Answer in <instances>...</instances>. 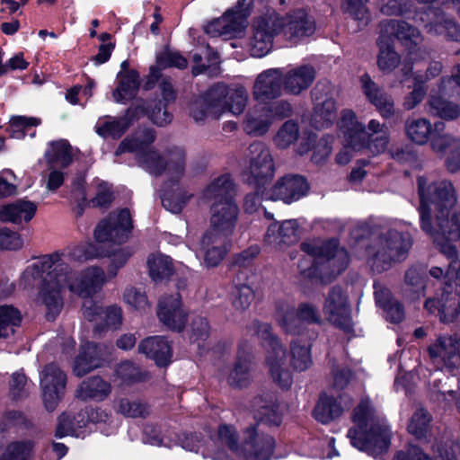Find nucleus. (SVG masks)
I'll return each instance as SVG.
<instances>
[{
  "instance_id": "1",
  "label": "nucleus",
  "mask_w": 460,
  "mask_h": 460,
  "mask_svg": "<svg viewBox=\"0 0 460 460\" xmlns=\"http://www.w3.org/2000/svg\"><path fill=\"white\" fill-rule=\"evenodd\" d=\"M77 251L81 249L45 255L30 264L21 276L20 284L23 288L41 281L35 302L46 307L49 319H54L60 313L65 288L81 297L90 298L106 281L105 273L99 267H89L80 274L72 271L68 262L76 257Z\"/></svg>"
},
{
  "instance_id": "2",
  "label": "nucleus",
  "mask_w": 460,
  "mask_h": 460,
  "mask_svg": "<svg viewBox=\"0 0 460 460\" xmlns=\"http://www.w3.org/2000/svg\"><path fill=\"white\" fill-rule=\"evenodd\" d=\"M155 138L153 129H138L119 144L115 155L134 153L139 164L154 175H159L165 171L168 181L163 186L162 204L166 210L177 214L193 196L178 185L185 172V152L181 147L172 148L168 154L167 162L164 163L159 153L151 147Z\"/></svg>"
},
{
  "instance_id": "3",
  "label": "nucleus",
  "mask_w": 460,
  "mask_h": 460,
  "mask_svg": "<svg viewBox=\"0 0 460 460\" xmlns=\"http://www.w3.org/2000/svg\"><path fill=\"white\" fill-rule=\"evenodd\" d=\"M420 197V224L421 230L433 242L460 240V206L453 184L447 180L432 181L420 176L417 180Z\"/></svg>"
},
{
  "instance_id": "4",
  "label": "nucleus",
  "mask_w": 460,
  "mask_h": 460,
  "mask_svg": "<svg viewBox=\"0 0 460 460\" xmlns=\"http://www.w3.org/2000/svg\"><path fill=\"white\" fill-rule=\"evenodd\" d=\"M275 448L273 437L264 432L259 423L243 429V439L239 443L236 429L230 424H221L208 446L202 451L203 457L212 460H270Z\"/></svg>"
},
{
  "instance_id": "5",
  "label": "nucleus",
  "mask_w": 460,
  "mask_h": 460,
  "mask_svg": "<svg viewBox=\"0 0 460 460\" xmlns=\"http://www.w3.org/2000/svg\"><path fill=\"white\" fill-rule=\"evenodd\" d=\"M314 31V19L304 9L293 10L285 17H280L275 11H269L253 22L250 51L252 56L262 58L270 51L273 39L279 33L297 42L312 36Z\"/></svg>"
},
{
  "instance_id": "6",
  "label": "nucleus",
  "mask_w": 460,
  "mask_h": 460,
  "mask_svg": "<svg viewBox=\"0 0 460 460\" xmlns=\"http://www.w3.org/2000/svg\"><path fill=\"white\" fill-rule=\"evenodd\" d=\"M353 421L356 428L349 430L348 438L354 447L374 457L388 450L391 431L368 398L362 399L354 410Z\"/></svg>"
},
{
  "instance_id": "7",
  "label": "nucleus",
  "mask_w": 460,
  "mask_h": 460,
  "mask_svg": "<svg viewBox=\"0 0 460 460\" xmlns=\"http://www.w3.org/2000/svg\"><path fill=\"white\" fill-rule=\"evenodd\" d=\"M411 228L408 222L394 220L372 241L366 251L367 263L372 270L382 272L405 260L412 245Z\"/></svg>"
},
{
  "instance_id": "8",
  "label": "nucleus",
  "mask_w": 460,
  "mask_h": 460,
  "mask_svg": "<svg viewBox=\"0 0 460 460\" xmlns=\"http://www.w3.org/2000/svg\"><path fill=\"white\" fill-rule=\"evenodd\" d=\"M342 133L348 135L349 144L358 151L367 149L374 155L385 151L389 143V129L385 124L371 119L367 126L358 120L354 111L344 110L339 123Z\"/></svg>"
},
{
  "instance_id": "9",
  "label": "nucleus",
  "mask_w": 460,
  "mask_h": 460,
  "mask_svg": "<svg viewBox=\"0 0 460 460\" xmlns=\"http://www.w3.org/2000/svg\"><path fill=\"white\" fill-rule=\"evenodd\" d=\"M301 250L308 256L302 259L298 263L300 272L310 277L314 273V269L316 261H323V267L332 269L333 275H338L345 270L349 263L348 252L339 247L336 240L328 242L308 241L301 243Z\"/></svg>"
},
{
  "instance_id": "10",
  "label": "nucleus",
  "mask_w": 460,
  "mask_h": 460,
  "mask_svg": "<svg viewBox=\"0 0 460 460\" xmlns=\"http://www.w3.org/2000/svg\"><path fill=\"white\" fill-rule=\"evenodd\" d=\"M252 333L267 342L266 366L272 381L282 389H288L292 383V373L288 366L287 353L280 342L271 333L269 323H254Z\"/></svg>"
},
{
  "instance_id": "11",
  "label": "nucleus",
  "mask_w": 460,
  "mask_h": 460,
  "mask_svg": "<svg viewBox=\"0 0 460 460\" xmlns=\"http://www.w3.org/2000/svg\"><path fill=\"white\" fill-rule=\"evenodd\" d=\"M252 0H238L222 17L206 25L205 31L211 37H234L246 28Z\"/></svg>"
},
{
  "instance_id": "12",
  "label": "nucleus",
  "mask_w": 460,
  "mask_h": 460,
  "mask_svg": "<svg viewBox=\"0 0 460 460\" xmlns=\"http://www.w3.org/2000/svg\"><path fill=\"white\" fill-rule=\"evenodd\" d=\"M210 111L216 115L222 116L229 112L238 116L245 110L249 93L243 85L229 87L226 84H217L210 88Z\"/></svg>"
},
{
  "instance_id": "13",
  "label": "nucleus",
  "mask_w": 460,
  "mask_h": 460,
  "mask_svg": "<svg viewBox=\"0 0 460 460\" xmlns=\"http://www.w3.org/2000/svg\"><path fill=\"white\" fill-rule=\"evenodd\" d=\"M249 164L243 171L245 180L261 187L270 180L275 172L273 159L269 147L262 142L256 141L248 147Z\"/></svg>"
},
{
  "instance_id": "14",
  "label": "nucleus",
  "mask_w": 460,
  "mask_h": 460,
  "mask_svg": "<svg viewBox=\"0 0 460 460\" xmlns=\"http://www.w3.org/2000/svg\"><path fill=\"white\" fill-rule=\"evenodd\" d=\"M277 319L280 327L292 334H302V323L312 324L322 322L317 306L309 302L299 304L296 310L290 305H280L278 307Z\"/></svg>"
},
{
  "instance_id": "15",
  "label": "nucleus",
  "mask_w": 460,
  "mask_h": 460,
  "mask_svg": "<svg viewBox=\"0 0 460 460\" xmlns=\"http://www.w3.org/2000/svg\"><path fill=\"white\" fill-rule=\"evenodd\" d=\"M133 223L130 212L124 208L111 213L100 222L94 231V237L99 243H125L131 233Z\"/></svg>"
},
{
  "instance_id": "16",
  "label": "nucleus",
  "mask_w": 460,
  "mask_h": 460,
  "mask_svg": "<svg viewBox=\"0 0 460 460\" xmlns=\"http://www.w3.org/2000/svg\"><path fill=\"white\" fill-rule=\"evenodd\" d=\"M431 362L439 368L453 371L460 367V338L440 335L428 347Z\"/></svg>"
},
{
  "instance_id": "17",
  "label": "nucleus",
  "mask_w": 460,
  "mask_h": 460,
  "mask_svg": "<svg viewBox=\"0 0 460 460\" xmlns=\"http://www.w3.org/2000/svg\"><path fill=\"white\" fill-rule=\"evenodd\" d=\"M323 311L326 320L332 324L347 332L351 329L348 295L341 287L335 286L329 290L323 302Z\"/></svg>"
},
{
  "instance_id": "18",
  "label": "nucleus",
  "mask_w": 460,
  "mask_h": 460,
  "mask_svg": "<svg viewBox=\"0 0 460 460\" xmlns=\"http://www.w3.org/2000/svg\"><path fill=\"white\" fill-rule=\"evenodd\" d=\"M40 376L45 407L52 411L65 393L66 375L58 366L51 363L43 368Z\"/></svg>"
},
{
  "instance_id": "19",
  "label": "nucleus",
  "mask_w": 460,
  "mask_h": 460,
  "mask_svg": "<svg viewBox=\"0 0 460 460\" xmlns=\"http://www.w3.org/2000/svg\"><path fill=\"white\" fill-rule=\"evenodd\" d=\"M329 92L330 86L321 83L312 91L314 103L312 124L318 129L330 127L337 117L335 101Z\"/></svg>"
},
{
  "instance_id": "20",
  "label": "nucleus",
  "mask_w": 460,
  "mask_h": 460,
  "mask_svg": "<svg viewBox=\"0 0 460 460\" xmlns=\"http://www.w3.org/2000/svg\"><path fill=\"white\" fill-rule=\"evenodd\" d=\"M298 228L295 219L270 223L264 234L263 243L270 250L283 252L298 241Z\"/></svg>"
},
{
  "instance_id": "21",
  "label": "nucleus",
  "mask_w": 460,
  "mask_h": 460,
  "mask_svg": "<svg viewBox=\"0 0 460 460\" xmlns=\"http://www.w3.org/2000/svg\"><path fill=\"white\" fill-rule=\"evenodd\" d=\"M429 390L434 400L445 406L455 404L460 413V377L437 372L429 381Z\"/></svg>"
},
{
  "instance_id": "22",
  "label": "nucleus",
  "mask_w": 460,
  "mask_h": 460,
  "mask_svg": "<svg viewBox=\"0 0 460 460\" xmlns=\"http://www.w3.org/2000/svg\"><path fill=\"white\" fill-rule=\"evenodd\" d=\"M282 68H270L259 74L252 87V97L264 103L279 97L283 90Z\"/></svg>"
},
{
  "instance_id": "23",
  "label": "nucleus",
  "mask_w": 460,
  "mask_h": 460,
  "mask_svg": "<svg viewBox=\"0 0 460 460\" xmlns=\"http://www.w3.org/2000/svg\"><path fill=\"white\" fill-rule=\"evenodd\" d=\"M238 207L234 201L212 203L208 232L231 237L238 219Z\"/></svg>"
},
{
  "instance_id": "24",
  "label": "nucleus",
  "mask_w": 460,
  "mask_h": 460,
  "mask_svg": "<svg viewBox=\"0 0 460 460\" xmlns=\"http://www.w3.org/2000/svg\"><path fill=\"white\" fill-rule=\"evenodd\" d=\"M145 113V103H136L134 106L127 110L123 117L115 118L105 116L100 118L95 124V130L98 135L103 137H120L129 128L132 121L137 119V113Z\"/></svg>"
},
{
  "instance_id": "25",
  "label": "nucleus",
  "mask_w": 460,
  "mask_h": 460,
  "mask_svg": "<svg viewBox=\"0 0 460 460\" xmlns=\"http://www.w3.org/2000/svg\"><path fill=\"white\" fill-rule=\"evenodd\" d=\"M229 243V237L207 231L200 240L196 255L203 259L206 267H216L226 254Z\"/></svg>"
},
{
  "instance_id": "26",
  "label": "nucleus",
  "mask_w": 460,
  "mask_h": 460,
  "mask_svg": "<svg viewBox=\"0 0 460 460\" xmlns=\"http://www.w3.org/2000/svg\"><path fill=\"white\" fill-rule=\"evenodd\" d=\"M83 311L89 321L96 323L99 332L104 329L117 330L122 324V310L118 305L101 307L89 299L84 303Z\"/></svg>"
},
{
  "instance_id": "27",
  "label": "nucleus",
  "mask_w": 460,
  "mask_h": 460,
  "mask_svg": "<svg viewBox=\"0 0 460 460\" xmlns=\"http://www.w3.org/2000/svg\"><path fill=\"white\" fill-rule=\"evenodd\" d=\"M315 77L316 71L312 65L282 68L283 90L288 94L299 95L312 85Z\"/></svg>"
},
{
  "instance_id": "28",
  "label": "nucleus",
  "mask_w": 460,
  "mask_h": 460,
  "mask_svg": "<svg viewBox=\"0 0 460 460\" xmlns=\"http://www.w3.org/2000/svg\"><path fill=\"white\" fill-rule=\"evenodd\" d=\"M308 190L305 179L298 175H288L279 179L270 189L269 198L291 203L305 196Z\"/></svg>"
},
{
  "instance_id": "29",
  "label": "nucleus",
  "mask_w": 460,
  "mask_h": 460,
  "mask_svg": "<svg viewBox=\"0 0 460 460\" xmlns=\"http://www.w3.org/2000/svg\"><path fill=\"white\" fill-rule=\"evenodd\" d=\"M157 314L160 321L168 328L181 331L187 321V314L181 307L180 294L161 298Z\"/></svg>"
},
{
  "instance_id": "30",
  "label": "nucleus",
  "mask_w": 460,
  "mask_h": 460,
  "mask_svg": "<svg viewBox=\"0 0 460 460\" xmlns=\"http://www.w3.org/2000/svg\"><path fill=\"white\" fill-rule=\"evenodd\" d=\"M351 404V398L345 394L338 397L324 394L320 397L314 410V416L316 420L326 424L340 417Z\"/></svg>"
},
{
  "instance_id": "31",
  "label": "nucleus",
  "mask_w": 460,
  "mask_h": 460,
  "mask_svg": "<svg viewBox=\"0 0 460 460\" xmlns=\"http://www.w3.org/2000/svg\"><path fill=\"white\" fill-rule=\"evenodd\" d=\"M361 89L366 98L371 102L384 118L394 114V102L383 88L377 85L367 74L360 77Z\"/></svg>"
},
{
  "instance_id": "32",
  "label": "nucleus",
  "mask_w": 460,
  "mask_h": 460,
  "mask_svg": "<svg viewBox=\"0 0 460 460\" xmlns=\"http://www.w3.org/2000/svg\"><path fill=\"white\" fill-rule=\"evenodd\" d=\"M107 352L108 348L103 345L93 342L83 345L74 363L75 375L80 377L100 367Z\"/></svg>"
},
{
  "instance_id": "33",
  "label": "nucleus",
  "mask_w": 460,
  "mask_h": 460,
  "mask_svg": "<svg viewBox=\"0 0 460 460\" xmlns=\"http://www.w3.org/2000/svg\"><path fill=\"white\" fill-rule=\"evenodd\" d=\"M445 124L436 122L434 125L426 118H408L404 124L407 138L412 143L423 146L429 142L433 133L443 130Z\"/></svg>"
},
{
  "instance_id": "34",
  "label": "nucleus",
  "mask_w": 460,
  "mask_h": 460,
  "mask_svg": "<svg viewBox=\"0 0 460 460\" xmlns=\"http://www.w3.org/2000/svg\"><path fill=\"white\" fill-rule=\"evenodd\" d=\"M138 351L153 359L159 367H166L171 363L172 348L164 337L156 336L143 340L138 345Z\"/></svg>"
},
{
  "instance_id": "35",
  "label": "nucleus",
  "mask_w": 460,
  "mask_h": 460,
  "mask_svg": "<svg viewBox=\"0 0 460 460\" xmlns=\"http://www.w3.org/2000/svg\"><path fill=\"white\" fill-rule=\"evenodd\" d=\"M111 393V384L99 376L84 379L78 385L75 396L82 401L102 402Z\"/></svg>"
},
{
  "instance_id": "36",
  "label": "nucleus",
  "mask_w": 460,
  "mask_h": 460,
  "mask_svg": "<svg viewBox=\"0 0 460 460\" xmlns=\"http://www.w3.org/2000/svg\"><path fill=\"white\" fill-rule=\"evenodd\" d=\"M439 252L449 261L445 274V288L460 290V260L454 244L448 242H433Z\"/></svg>"
},
{
  "instance_id": "37",
  "label": "nucleus",
  "mask_w": 460,
  "mask_h": 460,
  "mask_svg": "<svg viewBox=\"0 0 460 460\" xmlns=\"http://www.w3.org/2000/svg\"><path fill=\"white\" fill-rule=\"evenodd\" d=\"M234 184L227 174L212 180L202 191V199L213 203L234 201Z\"/></svg>"
},
{
  "instance_id": "38",
  "label": "nucleus",
  "mask_w": 460,
  "mask_h": 460,
  "mask_svg": "<svg viewBox=\"0 0 460 460\" xmlns=\"http://www.w3.org/2000/svg\"><path fill=\"white\" fill-rule=\"evenodd\" d=\"M296 335L290 342V361L295 370L302 372L307 370L313 364L311 341L315 334L312 333L308 340H304L303 334Z\"/></svg>"
},
{
  "instance_id": "39",
  "label": "nucleus",
  "mask_w": 460,
  "mask_h": 460,
  "mask_svg": "<svg viewBox=\"0 0 460 460\" xmlns=\"http://www.w3.org/2000/svg\"><path fill=\"white\" fill-rule=\"evenodd\" d=\"M272 124L273 120L265 103H260L247 112L243 128L249 135L262 136L268 132Z\"/></svg>"
},
{
  "instance_id": "40",
  "label": "nucleus",
  "mask_w": 460,
  "mask_h": 460,
  "mask_svg": "<svg viewBox=\"0 0 460 460\" xmlns=\"http://www.w3.org/2000/svg\"><path fill=\"white\" fill-rule=\"evenodd\" d=\"M37 210L35 203L19 199L2 208L0 210V219L4 222H10L21 225L23 222L28 223L34 217Z\"/></svg>"
},
{
  "instance_id": "41",
  "label": "nucleus",
  "mask_w": 460,
  "mask_h": 460,
  "mask_svg": "<svg viewBox=\"0 0 460 460\" xmlns=\"http://www.w3.org/2000/svg\"><path fill=\"white\" fill-rule=\"evenodd\" d=\"M251 348L244 343L239 346L237 360L231 370L227 382L232 386H245L250 380Z\"/></svg>"
},
{
  "instance_id": "42",
  "label": "nucleus",
  "mask_w": 460,
  "mask_h": 460,
  "mask_svg": "<svg viewBox=\"0 0 460 460\" xmlns=\"http://www.w3.org/2000/svg\"><path fill=\"white\" fill-rule=\"evenodd\" d=\"M117 78L119 84L112 93L113 100L118 103H126L132 100L138 91L139 75L135 70H129L126 73L119 72Z\"/></svg>"
},
{
  "instance_id": "43",
  "label": "nucleus",
  "mask_w": 460,
  "mask_h": 460,
  "mask_svg": "<svg viewBox=\"0 0 460 460\" xmlns=\"http://www.w3.org/2000/svg\"><path fill=\"white\" fill-rule=\"evenodd\" d=\"M381 38L391 40L394 36L400 40H409L417 44L420 39L419 31L403 21H388L381 23Z\"/></svg>"
},
{
  "instance_id": "44",
  "label": "nucleus",
  "mask_w": 460,
  "mask_h": 460,
  "mask_svg": "<svg viewBox=\"0 0 460 460\" xmlns=\"http://www.w3.org/2000/svg\"><path fill=\"white\" fill-rule=\"evenodd\" d=\"M73 156V148L65 139L50 142L45 153L49 166L60 168H66L71 164Z\"/></svg>"
},
{
  "instance_id": "45",
  "label": "nucleus",
  "mask_w": 460,
  "mask_h": 460,
  "mask_svg": "<svg viewBox=\"0 0 460 460\" xmlns=\"http://www.w3.org/2000/svg\"><path fill=\"white\" fill-rule=\"evenodd\" d=\"M85 415V413H82L81 411L75 416L62 414L58 418V423L56 429V437H83L85 432L84 429L87 428Z\"/></svg>"
},
{
  "instance_id": "46",
  "label": "nucleus",
  "mask_w": 460,
  "mask_h": 460,
  "mask_svg": "<svg viewBox=\"0 0 460 460\" xmlns=\"http://www.w3.org/2000/svg\"><path fill=\"white\" fill-rule=\"evenodd\" d=\"M151 279L157 282L171 277L174 272L172 259L162 253L151 254L147 259Z\"/></svg>"
},
{
  "instance_id": "47",
  "label": "nucleus",
  "mask_w": 460,
  "mask_h": 460,
  "mask_svg": "<svg viewBox=\"0 0 460 460\" xmlns=\"http://www.w3.org/2000/svg\"><path fill=\"white\" fill-rule=\"evenodd\" d=\"M187 59L179 52L172 49H164L157 56V67H152L149 75V81H155L160 77V69L166 67H177L180 69L187 66Z\"/></svg>"
},
{
  "instance_id": "48",
  "label": "nucleus",
  "mask_w": 460,
  "mask_h": 460,
  "mask_svg": "<svg viewBox=\"0 0 460 460\" xmlns=\"http://www.w3.org/2000/svg\"><path fill=\"white\" fill-rule=\"evenodd\" d=\"M41 123L36 117L14 116L10 120L9 133L13 138L22 139L26 136L34 137L36 127Z\"/></svg>"
},
{
  "instance_id": "49",
  "label": "nucleus",
  "mask_w": 460,
  "mask_h": 460,
  "mask_svg": "<svg viewBox=\"0 0 460 460\" xmlns=\"http://www.w3.org/2000/svg\"><path fill=\"white\" fill-rule=\"evenodd\" d=\"M22 322V314L12 305H0V338H7L14 333V329Z\"/></svg>"
},
{
  "instance_id": "50",
  "label": "nucleus",
  "mask_w": 460,
  "mask_h": 460,
  "mask_svg": "<svg viewBox=\"0 0 460 460\" xmlns=\"http://www.w3.org/2000/svg\"><path fill=\"white\" fill-rule=\"evenodd\" d=\"M377 45L379 47L377 66L383 72L390 73L400 64V56L391 46L390 41L385 38L380 37Z\"/></svg>"
},
{
  "instance_id": "51",
  "label": "nucleus",
  "mask_w": 460,
  "mask_h": 460,
  "mask_svg": "<svg viewBox=\"0 0 460 460\" xmlns=\"http://www.w3.org/2000/svg\"><path fill=\"white\" fill-rule=\"evenodd\" d=\"M429 112L446 120H453L459 117L460 107L452 102L438 96L430 95L429 100Z\"/></svg>"
},
{
  "instance_id": "52",
  "label": "nucleus",
  "mask_w": 460,
  "mask_h": 460,
  "mask_svg": "<svg viewBox=\"0 0 460 460\" xmlns=\"http://www.w3.org/2000/svg\"><path fill=\"white\" fill-rule=\"evenodd\" d=\"M253 406L256 408V417L261 420L269 422L270 424L279 425L280 423V416L278 411V405L272 398L265 401L262 398H255Z\"/></svg>"
},
{
  "instance_id": "53",
  "label": "nucleus",
  "mask_w": 460,
  "mask_h": 460,
  "mask_svg": "<svg viewBox=\"0 0 460 460\" xmlns=\"http://www.w3.org/2000/svg\"><path fill=\"white\" fill-rule=\"evenodd\" d=\"M298 135V125L292 120H288L278 130L274 137V143L278 147L285 149L297 139Z\"/></svg>"
},
{
  "instance_id": "54",
  "label": "nucleus",
  "mask_w": 460,
  "mask_h": 460,
  "mask_svg": "<svg viewBox=\"0 0 460 460\" xmlns=\"http://www.w3.org/2000/svg\"><path fill=\"white\" fill-rule=\"evenodd\" d=\"M431 417L429 413L422 408L417 409L411 418L408 425V431L420 438L425 436L428 431Z\"/></svg>"
},
{
  "instance_id": "55",
  "label": "nucleus",
  "mask_w": 460,
  "mask_h": 460,
  "mask_svg": "<svg viewBox=\"0 0 460 460\" xmlns=\"http://www.w3.org/2000/svg\"><path fill=\"white\" fill-rule=\"evenodd\" d=\"M431 150L443 156L447 151L454 150L460 145V140L449 134H432L429 140Z\"/></svg>"
},
{
  "instance_id": "56",
  "label": "nucleus",
  "mask_w": 460,
  "mask_h": 460,
  "mask_svg": "<svg viewBox=\"0 0 460 460\" xmlns=\"http://www.w3.org/2000/svg\"><path fill=\"white\" fill-rule=\"evenodd\" d=\"M145 103L146 107V112L145 113H137V119L145 114H147L150 118V119L158 126H164L169 124L172 119V116L170 114L164 107H162L161 103H155L153 105V103H148L146 101H137L136 103Z\"/></svg>"
},
{
  "instance_id": "57",
  "label": "nucleus",
  "mask_w": 460,
  "mask_h": 460,
  "mask_svg": "<svg viewBox=\"0 0 460 460\" xmlns=\"http://www.w3.org/2000/svg\"><path fill=\"white\" fill-rule=\"evenodd\" d=\"M367 0H345V11L358 22L359 30L366 27L370 20L365 6Z\"/></svg>"
},
{
  "instance_id": "58",
  "label": "nucleus",
  "mask_w": 460,
  "mask_h": 460,
  "mask_svg": "<svg viewBox=\"0 0 460 460\" xmlns=\"http://www.w3.org/2000/svg\"><path fill=\"white\" fill-rule=\"evenodd\" d=\"M30 442H13L0 455V460H27L31 453Z\"/></svg>"
},
{
  "instance_id": "59",
  "label": "nucleus",
  "mask_w": 460,
  "mask_h": 460,
  "mask_svg": "<svg viewBox=\"0 0 460 460\" xmlns=\"http://www.w3.org/2000/svg\"><path fill=\"white\" fill-rule=\"evenodd\" d=\"M82 413H85V420L87 421V425L89 423L102 424L108 423L109 429L108 431L102 429V432H105L106 435H110L114 433L118 429V424L115 422L108 412L105 411L97 408V409H90L82 411Z\"/></svg>"
},
{
  "instance_id": "60",
  "label": "nucleus",
  "mask_w": 460,
  "mask_h": 460,
  "mask_svg": "<svg viewBox=\"0 0 460 460\" xmlns=\"http://www.w3.org/2000/svg\"><path fill=\"white\" fill-rule=\"evenodd\" d=\"M254 298V293L252 288L246 284L237 285L233 291V306L240 311H245L249 308Z\"/></svg>"
},
{
  "instance_id": "61",
  "label": "nucleus",
  "mask_w": 460,
  "mask_h": 460,
  "mask_svg": "<svg viewBox=\"0 0 460 460\" xmlns=\"http://www.w3.org/2000/svg\"><path fill=\"white\" fill-rule=\"evenodd\" d=\"M116 375L125 384L140 382L145 378V374L129 361L120 363L117 367Z\"/></svg>"
},
{
  "instance_id": "62",
  "label": "nucleus",
  "mask_w": 460,
  "mask_h": 460,
  "mask_svg": "<svg viewBox=\"0 0 460 460\" xmlns=\"http://www.w3.org/2000/svg\"><path fill=\"white\" fill-rule=\"evenodd\" d=\"M119 411L129 418H144L149 413L148 407L146 403L139 401H130L128 399H121L119 402Z\"/></svg>"
},
{
  "instance_id": "63",
  "label": "nucleus",
  "mask_w": 460,
  "mask_h": 460,
  "mask_svg": "<svg viewBox=\"0 0 460 460\" xmlns=\"http://www.w3.org/2000/svg\"><path fill=\"white\" fill-rule=\"evenodd\" d=\"M133 254V251L128 247L119 248L107 253L106 256L111 258V263L108 268V274L111 278L117 275V271L122 268L128 260Z\"/></svg>"
},
{
  "instance_id": "64",
  "label": "nucleus",
  "mask_w": 460,
  "mask_h": 460,
  "mask_svg": "<svg viewBox=\"0 0 460 460\" xmlns=\"http://www.w3.org/2000/svg\"><path fill=\"white\" fill-rule=\"evenodd\" d=\"M125 303L138 311H146L149 308L146 295L139 288H127L123 294Z\"/></svg>"
}]
</instances>
